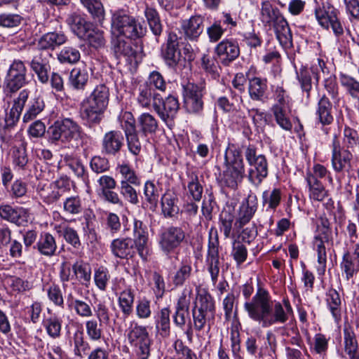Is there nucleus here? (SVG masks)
Returning <instances> with one entry per match:
<instances>
[{
	"instance_id": "obj_1",
	"label": "nucleus",
	"mask_w": 359,
	"mask_h": 359,
	"mask_svg": "<svg viewBox=\"0 0 359 359\" xmlns=\"http://www.w3.org/2000/svg\"><path fill=\"white\" fill-rule=\"evenodd\" d=\"M244 309L250 319L262 327H269L274 324H283L288 316L280 302L273 304L268 291L259 287L250 302L244 304Z\"/></svg>"
},
{
	"instance_id": "obj_2",
	"label": "nucleus",
	"mask_w": 359,
	"mask_h": 359,
	"mask_svg": "<svg viewBox=\"0 0 359 359\" xmlns=\"http://www.w3.org/2000/svg\"><path fill=\"white\" fill-rule=\"evenodd\" d=\"M260 20L265 27L273 29L276 38L282 46L291 45L292 35L287 20L280 10L269 1L261 4Z\"/></svg>"
},
{
	"instance_id": "obj_3",
	"label": "nucleus",
	"mask_w": 359,
	"mask_h": 359,
	"mask_svg": "<svg viewBox=\"0 0 359 359\" xmlns=\"http://www.w3.org/2000/svg\"><path fill=\"white\" fill-rule=\"evenodd\" d=\"M191 310L194 328L201 331L208 328L209 332L215 317V306L212 297L206 290L199 291Z\"/></svg>"
},
{
	"instance_id": "obj_4",
	"label": "nucleus",
	"mask_w": 359,
	"mask_h": 359,
	"mask_svg": "<svg viewBox=\"0 0 359 359\" xmlns=\"http://www.w3.org/2000/svg\"><path fill=\"white\" fill-rule=\"evenodd\" d=\"M109 101V89L104 85L96 86L90 95L82 102L81 114L89 123L98 124Z\"/></svg>"
},
{
	"instance_id": "obj_5",
	"label": "nucleus",
	"mask_w": 359,
	"mask_h": 359,
	"mask_svg": "<svg viewBox=\"0 0 359 359\" xmlns=\"http://www.w3.org/2000/svg\"><path fill=\"white\" fill-rule=\"evenodd\" d=\"M50 143H69L81 138L82 129L79 123L69 118L57 120L48 129Z\"/></svg>"
},
{
	"instance_id": "obj_6",
	"label": "nucleus",
	"mask_w": 359,
	"mask_h": 359,
	"mask_svg": "<svg viewBox=\"0 0 359 359\" xmlns=\"http://www.w3.org/2000/svg\"><path fill=\"white\" fill-rule=\"evenodd\" d=\"M224 158L226 170L223 172V182L226 187L236 189L245 176L241 152L238 149L227 150Z\"/></svg>"
},
{
	"instance_id": "obj_7",
	"label": "nucleus",
	"mask_w": 359,
	"mask_h": 359,
	"mask_svg": "<svg viewBox=\"0 0 359 359\" xmlns=\"http://www.w3.org/2000/svg\"><path fill=\"white\" fill-rule=\"evenodd\" d=\"M245 158L250 165L248 180L258 187L268 175V163L264 155L257 154V147L249 144L245 147Z\"/></svg>"
},
{
	"instance_id": "obj_8",
	"label": "nucleus",
	"mask_w": 359,
	"mask_h": 359,
	"mask_svg": "<svg viewBox=\"0 0 359 359\" xmlns=\"http://www.w3.org/2000/svg\"><path fill=\"white\" fill-rule=\"evenodd\" d=\"M186 231L180 226H170L163 229L158 235V246L162 252L168 258L175 254L178 259V249L186 240Z\"/></svg>"
},
{
	"instance_id": "obj_9",
	"label": "nucleus",
	"mask_w": 359,
	"mask_h": 359,
	"mask_svg": "<svg viewBox=\"0 0 359 359\" xmlns=\"http://www.w3.org/2000/svg\"><path fill=\"white\" fill-rule=\"evenodd\" d=\"M111 25L114 30L119 34L131 39L142 37L145 33V28L141 22L133 17L118 11L113 14Z\"/></svg>"
},
{
	"instance_id": "obj_10",
	"label": "nucleus",
	"mask_w": 359,
	"mask_h": 359,
	"mask_svg": "<svg viewBox=\"0 0 359 359\" xmlns=\"http://www.w3.org/2000/svg\"><path fill=\"white\" fill-rule=\"evenodd\" d=\"M338 15V10L328 2L323 3L315 9V16L318 24L326 29L330 27L337 37L344 34V27Z\"/></svg>"
},
{
	"instance_id": "obj_11",
	"label": "nucleus",
	"mask_w": 359,
	"mask_h": 359,
	"mask_svg": "<svg viewBox=\"0 0 359 359\" xmlns=\"http://www.w3.org/2000/svg\"><path fill=\"white\" fill-rule=\"evenodd\" d=\"M219 241L217 229L210 228L208 233V243L205 263L210 274L213 285H215L219 273Z\"/></svg>"
},
{
	"instance_id": "obj_12",
	"label": "nucleus",
	"mask_w": 359,
	"mask_h": 359,
	"mask_svg": "<svg viewBox=\"0 0 359 359\" xmlns=\"http://www.w3.org/2000/svg\"><path fill=\"white\" fill-rule=\"evenodd\" d=\"M204 86L189 82L183 86L184 107L189 114H199L203 109Z\"/></svg>"
},
{
	"instance_id": "obj_13",
	"label": "nucleus",
	"mask_w": 359,
	"mask_h": 359,
	"mask_svg": "<svg viewBox=\"0 0 359 359\" xmlns=\"http://www.w3.org/2000/svg\"><path fill=\"white\" fill-rule=\"evenodd\" d=\"M127 120L122 125L129 151L133 155L140 154L142 148V139L144 136L136 130L135 120L130 113H127Z\"/></svg>"
},
{
	"instance_id": "obj_14",
	"label": "nucleus",
	"mask_w": 359,
	"mask_h": 359,
	"mask_svg": "<svg viewBox=\"0 0 359 359\" xmlns=\"http://www.w3.org/2000/svg\"><path fill=\"white\" fill-rule=\"evenodd\" d=\"M27 68L21 60H14L11 65L6 79V88L14 93L23 87L27 83Z\"/></svg>"
},
{
	"instance_id": "obj_15",
	"label": "nucleus",
	"mask_w": 359,
	"mask_h": 359,
	"mask_svg": "<svg viewBox=\"0 0 359 359\" xmlns=\"http://www.w3.org/2000/svg\"><path fill=\"white\" fill-rule=\"evenodd\" d=\"M215 53L223 65L229 66L240 55V48L235 39H225L216 46Z\"/></svg>"
},
{
	"instance_id": "obj_16",
	"label": "nucleus",
	"mask_w": 359,
	"mask_h": 359,
	"mask_svg": "<svg viewBox=\"0 0 359 359\" xmlns=\"http://www.w3.org/2000/svg\"><path fill=\"white\" fill-rule=\"evenodd\" d=\"M353 154L347 149L341 148L337 136L334 137L332 144V166L336 172H341L351 167Z\"/></svg>"
},
{
	"instance_id": "obj_17",
	"label": "nucleus",
	"mask_w": 359,
	"mask_h": 359,
	"mask_svg": "<svg viewBox=\"0 0 359 359\" xmlns=\"http://www.w3.org/2000/svg\"><path fill=\"white\" fill-rule=\"evenodd\" d=\"M258 207L257 198L255 195H249L241 204L234 227L238 231L241 229L245 224L250 222L256 212Z\"/></svg>"
},
{
	"instance_id": "obj_18",
	"label": "nucleus",
	"mask_w": 359,
	"mask_h": 359,
	"mask_svg": "<svg viewBox=\"0 0 359 359\" xmlns=\"http://www.w3.org/2000/svg\"><path fill=\"white\" fill-rule=\"evenodd\" d=\"M124 144V136L121 131L112 130L107 132L102 140V152L106 155L116 156Z\"/></svg>"
},
{
	"instance_id": "obj_19",
	"label": "nucleus",
	"mask_w": 359,
	"mask_h": 359,
	"mask_svg": "<svg viewBox=\"0 0 359 359\" xmlns=\"http://www.w3.org/2000/svg\"><path fill=\"white\" fill-rule=\"evenodd\" d=\"M191 294V290L184 289L175 306V311L172 316L173 323L177 327L181 329L184 327L186 318L189 313Z\"/></svg>"
},
{
	"instance_id": "obj_20",
	"label": "nucleus",
	"mask_w": 359,
	"mask_h": 359,
	"mask_svg": "<svg viewBox=\"0 0 359 359\" xmlns=\"http://www.w3.org/2000/svg\"><path fill=\"white\" fill-rule=\"evenodd\" d=\"M340 268L345 273L346 279L349 280L359 272V244L353 246V251L351 252L346 251L340 263Z\"/></svg>"
},
{
	"instance_id": "obj_21",
	"label": "nucleus",
	"mask_w": 359,
	"mask_h": 359,
	"mask_svg": "<svg viewBox=\"0 0 359 359\" xmlns=\"http://www.w3.org/2000/svg\"><path fill=\"white\" fill-rule=\"evenodd\" d=\"M154 109L160 118L167 123L175 118L180 109V104L177 97L169 95L163 102L160 97L157 104L154 103Z\"/></svg>"
},
{
	"instance_id": "obj_22",
	"label": "nucleus",
	"mask_w": 359,
	"mask_h": 359,
	"mask_svg": "<svg viewBox=\"0 0 359 359\" xmlns=\"http://www.w3.org/2000/svg\"><path fill=\"white\" fill-rule=\"evenodd\" d=\"M179 37L177 34L170 32L166 43L162 48L161 55L165 63L170 67H175L179 62L180 52L178 50Z\"/></svg>"
},
{
	"instance_id": "obj_23",
	"label": "nucleus",
	"mask_w": 359,
	"mask_h": 359,
	"mask_svg": "<svg viewBox=\"0 0 359 359\" xmlns=\"http://www.w3.org/2000/svg\"><path fill=\"white\" fill-rule=\"evenodd\" d=\"M112 254L121 259H129L134 256L137 250V242L130 238H116L111 245Z\"/></svg>"
},
{
	"instance_id": "obj_24",
	"label": "nucleus",
	"mask_w": 359,
	"mask_h": 359,
	"mask_svg": "<svg viewBox=\"0 0 359 359\" xmlns=\"http://www.w3.org/2000/svg\"><path fill=\"white\" fill-rule=\"evenodd\" d=\"M204 18L201 15L191 16L181 22V29L187 39L197 41L203 32Z\"/></svg>"
},
{
	"instance_id": "obj_25",
	"label": "nucleus",
	"mask_w": 359,
	"mask_h": 359,
	"mask_svg": "<svg viewBox=\"0 0 359 359\" xmlns=\"http://www.w3.org/2000/svg\"><path fill=\"white\" fill-rule=\"evenodd\" d=\"M30 67L41 83L46 84L48 82L50 65L47 55L40 53L34 56L30 62Z\"/></svg>"
},
{
	"instance_id": "obj_26",
	"label": "nucleus",
	"mask_w": 359,
	"mask_h": 359,
	"mask_svg": "<svg viewBox=\"0 0 359 359\" xmlns=\"http://www.w3.org/2000/svg\"><path fill=\"white\" fill-rule=\"evenodd\" d=\"M28 96L29 92L27 90H23L19 93L18 97L15 100L13 107L6 115L5 127L6 128L13 127L18 121Z\"/></svg>"
},
{
	"instance_id": "obj_27",
	"label": "nucleus",
	"mask_w": 359,
	"mask_h": 359,
	"mask_svg": "<svg viewBox=\"0 0 359 359\" xmlns=\"http://www.w3.org/2000/svg\"><path fill=\"white\" fill-rule=\"evenodd\" d=\"M0 217L18 226L27 220V211L21 207H13L8 204L0 205Z\"/></svg>"
},
{
	"instance_id": "obj_28",
	"label": "nucleus",
	"mask_w": 359,
	"mask_h": 359,
	"mask_svg": "<svg viewBox=\"0 0 359 359\" xmlns=\"http://www.w3.org/2000/svg\"><path fill=\"white\" fill-rule=\"evenodd\" d=\"M267 79L255 76L249 79L248 93L250 97L255 101L263 102L267 98Z\"/></svg>"
},
{
	"instance_id": "obj_29",
	"label": "nucleus",
	"mask_w": 359,
	"mask_h": 359,
	"mask_svg": "<svg viewBox=\"0 0 359 359\" xmlns=\"http://www.w3.org/2000/svg\"><path fill=\"white\" fill-rule=\"evenodd\" d=\"M134 240L137 242V250L140 257L143 260H147L149 255L147 248V234L145 229L143 228V223L140 220L135 219L134 221Z\"/></svg>"
},
{
	"instance_id": "obj_30",
	"label": "nucleus",
	"mask_w": 359,
	"mask_h": 359,
	"mask_svg": "<svg viewBox=\"0 0 359 359\" xmlns=\"http://www.w3.org/2000/svg\"><path fill=\"white\" fill-rule=\"evenodd\" d=\"M68 306L83 318H88L93 316V306L91 301L86 297L84 299L74 298L72 294L67 297Z\"/></svg>"
},
{
	"instance_id": "obj_31",
	"label": "nucleus",
	"mask_w": 359,
	"mask_h": 359,
	"mask_svg": "<svg viewBox=\"0 0 359 359\" xmlns=\"http://www.w3.org/2000/svg\"><path fill=\"white\" fill-rule=\"evenodd\" d=\"M25 142H20L15 144L10 149V156L15 168L25 170L27 168L29 158L26 149Z\"/></svg>"
},
{
	"instance_id": "obj_32",
	"label": "nucleus",
	"mask_w": 359,
	"mask_h": 359,
	"mask_svg": "<svg viewBox=\"0 0 359 359\" xmlns=\"http://www.w3.org/2000/svg\"><path fill=\"white\" fill-rule=\"evenodd\" d=\"M316 115L322 126L330 125L334 121L332 104L325 95H323L318 102Z\"/></svg>"
},
{
	"instance_id": "obj_33",
	"label": "nucleus",
	"mask_w": 359,
	"mask_h": 359,
	"mask_svg": "<svg viewBox=\"0 0 359 359\" xmlns=\"http://www.w3.org/2000/svg\"><path fill=\"white\" fill-rule=\"evenodd\" d=\"M34 248L41 255L50 257L55 255L57 245L55 238L52 234L48 232H43L41 233Z\"/></svg>"
},
{
	"instance_id": "obj_34",
	"label": "nucleus",
	"mask_w": 359,
	"mask_h": 359,
	"mask_svg": "<svg viewBox=\"0 0 359 359\" xmlns=\"http://www.w3.org/2000/svg\"><path fill=\"white\" fill-rule=\"evenodd\" d=\"M67 36L62 32H51L43 34L39 39L38 45L42 50H54L65 43Z\"/></svg>"
},
{
	"instance_id": "obj_35",
	"label": "nucleus",
	"mask_w": 359,
	"mask_h": 359,
	"mask_svg": "<svg viewBox=\"0 0 359 359\" xmlns=\"http://www.w3.org/2000/svg\"><path fill=\"white\" fill-rule=\"evenodd\" d=\"M111 49L116 58L125 57L128 60L135 57L136 50L132 43L121 37H116L111 41Z\"/></svg>"
},
{
	"instance_id": "obj_36",
	"label": "nucleus",
	"mask_w": 359,
	"mask_h": 359,
	"mask_svg": "<svg viewBox=\"0 0 359 359\" xmlns=\"http://www.w3.org/2000/svg\"><path fill=\"white\" fill-rule=\"evenodd\" d=\"M66 22L72 31L80 39L85 37L86 36V33L92 27L90 22L86 21L84 18L76 13L69 14Z\"/></svg>"
},
{
	"instance_id": "obj_37",
	"label": "nucleus",
	"mask_w": 359,
	"mask_h": 359,
	"mask_svg": "<svg viewBox=\"0 0 359 359\" xmlns=\"http://www.w3.org/2000/svg\"><path fill=\"white\" fill-rule=\"evenodd\" d=\"M306 180L309 187V197L317 201H322L327 196V191L322 182L313 176L311 172L306 173Z\"/></svg>"
},
{
	"instance_id": "obj_38",
	"label": "nucleus",
	"mask_w": 359,
	"mask_h": 359,
	"mask_svg": "<svg viewBox=\"0 0 359 359\" xmlns=\"http://www.w3.org/2000/svg\"><path fill=\"white\" fill-rule=\"evenodd\" d=\"M178 198L171 191H166L161 197L162 213L165 217H173L179 212Z\"/></svg>"
},
{
	"instance_id": "obj_39",
	"label": "nucleus",
	"mask_w": 359,
	"mask_h": 359,
	"mask_svg": "<svg viewBox=\"0 0 359 359\" xmlns=\"http://www.w3.org/2000/svg\"><path fill=\"white\" fill-rule=\"evenodd\" d=\"M327 306L336 322L341 318V300L339 292L334 288H330L326 292Z\"/></svg>"
},
{
	"instance_id": "obj_40",
	"label": "nucleus",
	"mask_w": 359,
	"mask_h": 359,
	"mask_svg": "<svg viewBox=\"0 0 359 359\" xmlns=\"http://www.w3.org/2000/svg\"><path fill=\"white\" fill-rule=\"evenodd\" d=\"M134 302L135 293L133 290L127 288L119 293L118 304L124 319L132 314Z\"/></svg>"
},
{
	"instance_id": "obj_41",
	"label": "nucleus",
	"mask_w": 359,
	"mask_h": 359,
	"mask_svg": "<svg viewBox=\"0 0 359 359\" xmlns=\"http://www.w3.org/2000/svg\"><path fill=\"white\" fill-rule=\"evenodd\" d=\"M344 351L350 359H359V347L354 332L350 327L344 329Z\"/></svg>"
},
{
	"instance_id": "obj_42",
	"label": "nucleus",
	"mask_w": 359,
	"mask_h": 359,
	"mask_svg": "<svg viewBox=\"0 0 359 359\" xmlns=\"http://www.w3.org/2000/svg\"><path fill=\"white\" fill-rule=\"evenodd\" d=\"M63 161L67 166L82 180L85 181L88 179V174L85 166L81 160L76 155L73 154H66L63 156Z\"/></svg>"
},
{
	"instance_id": "obj_43",
	"label": "nucleus",
	"mask_w": 359,
	"mask_h": 359,
	"mask_svg": "<svg viewBox=\"0 0 359 359\" xmlns=\"http://www.w3.org/2000/svg\"><path fill=\"white\" fill-rule=\"evenodd\" d=\"M160 95L148 83H144L140 86L137 100L142 107H149L151 105V101L153 104H157Z\"/></svg>"
},
{
	"instance_id": "obj_44",
	"label": "nucleus",
	"mask_w": 359,
	"mask_h": 359,
	"mask_svg": "<svg viewBox=\"0 0 359 359\" xmlns=\"http://www.w3.org/2000/svg\"><path fill=\"white\" fill-rule=\"evenodd\" d=\"M170 311L168 308H163L156 320V329L162 337H168L170 334Z\"/></svg>"
},
{
	"instance_id": "obj_45",
	"label": "nucleus",
	"mask_w": 359,
	"mask_h": 359,
	"mask_svg": "<svg viewBox=\"0 0 359 359\" xmlns=\"http://www.w3.org/2000/svg\"><path fill=\"white\" fill-rule=\"evenodd\" d=\"M82 5L91 15L93 19L99 23L104 20V8L100 0H80Z\"/></svg>"
},
{
	"instance_id": "obj_46",
	"label": "nucleus",
	"mask_w": 359,
	"mask_h": 359,
	"mask_svg": "<svg viewBox=\"0 0 359 359\" xmlns=\"http://www.w3.org/2000/svg\"><path fill=\"white\" fill-rule=\"evenodd\" d=\"M127 337L131 346L150 338L147 327L134 322L131 323L128 328Z\"/></svg>"
},
{
	"instance_id": "obj_47",
	"label": "nucleus",
	"mask_w": 359,
	"mask_h": 359,
	"mask_svg": "<svg viewBox=\"0 0 359 359\" xmlns=\"http://www.w3.org/2000/svg\"><path fill=\"white\" fill-rule=\"evenodd\" d=\"M137 124L144 136L155 133L158 129V121L149 113L142 114L137 118Z\"/></svg>"
},
{
	"instance_id": "obj_48",
	"label": "nucleus",
	"mask_w": 359,
	"mask_h": 359,
	"mask_svg": "<svg viewBox=\"0 0 359 359\" xmlns=\"http://www.w3.org/2000/svg\"><path fill=\"white\" fill-rule=\"evenodd\" d=\"M192 272L191 262L190 259H184L180 264V268L175 272L172 283L175 286H182L188 280Z\"/></svg>"
},
{
	"instance_id": "obj_49",
	"label": "nucleus",
	"mask_w": 359,
	"mask_h": 359,
	"mask_svg": "<svg viewBox=\"0 0 359 359\" xmlns=\"http://www.w3.org/2000/svg\"><path fill=\"white\" fill-rule=\"evenodd\" d=\"M74 353L79 358L81 359L89 353L90 349V344L83 337L82 332H76L73 335Z\"/></svg>"
},
{
	"instance_id": "obj_50",
	"label": "nucleus",
	"mask_w": 359,
	"mask_h": 359,
	"mask_svg": "<svg viewBox=\"0 0 359 359\" xmlns=\"http://www.w3.org/2000/svg\"><path fill=\"white\" fill-rule=\"evenodd\" d=\"M44 107L43 100L39 96L30 100L22 117L23 121L27 123L34 119L43 110Z\"/></svg>"
},
{
	"instance_id": "obj_51",
	"label": "nucleus",
	"mask_w": 359,
	"mask_h": 359,
	"mask_svg": "<svg viewBox=\"0 0 359 359\" xmlns=\"http://www.w3.org/2000/svg\"><path fill=\"white\" fill-rule=\"evenodd\" d=\"M315 245L318 257L317 271L318 274L325 273L327 265V251L323 238L319 236L315 237Z\"/></svg>"
},
{
	"instance_id": "obj_52",
	"label": "nucleus",
	"mask_w": 359,
	"mask_h": 359,
	"mask_svg": "<svg viewBox=\"0 0 359 359\" xmlns=\"http://www.w3.org/2000/svg\"><path fill=\"white\" fill-rule=\"evenodd\" d=\"M160 187L153 181H147L144 186V196L145 200L151 205V208H156L158 201Z\"/></svg>"
},
{
	"instance_id": "obj_53",
	"label": "nucleus",
	"mask_w": 359,
	"mask_h": 359,
	"mask_svg": "<svg viewBox=\"0 0 359 359\" xmlns=\"http://www.w3.org/2000/svg\"><path fill=\"white\" fill-rule=\"evenodd\" d=\"M81 53L72 46H65L57 55V59L62 64L73 65L79 61Z\"/></svg>"
},
{
	"instance_id": "obj_54",
	"label": "nucleus",
	"mask_w": 359,
	"mask_h": 359,
	"mask_svg": "<svg viewBox=\"0 0 359 359\" xmlns=\"http://www.w3.org/2000/svg\"><path fill=\"white\" fill-rule=\"evenodd\" d=\"M88 73L86 69L75 68L70 74L69 81L74 88L83 89L88 81Z\"/></svg>"
},
{
	"instance_id": "obj_55",
	"label": "nucleus",
	"mask_w": 359,
	"mask_h": 359,
	"mask_svg": "<svg viewBox=\"0 0 359 359\" xmlns=\"http://www.w3.org/2000/svg\"><path fill=\"white\" fill-rule=\"evenodd\" d=\"M86 332L88 339L92 341H99L103 338L102 323L95 319H90L86 322Z\"/></svg>"
},
{
	"instance_id": "obj_56",
	"label": "nucleus",
	"mask_w": 359,
	"mask_h": 359,
	"mask_svg": "<svg viewBox=\"0 0 359 359\" xmlns=\"http://www.w3.org/2000/svg\"><path fill=\"white\" fill-rule=\"evenodd\" d=\"M144 15L153 34L156 36L161 35L163 27L158 12L153 8L147 7Z\"/></svg>"
},
{
	"instance_id": "obj_57",
	"label": "nucleus",
	"mask_w": 359,
	"mask_h": 359,
	"mask_svg": "<svg viewBox=\"0 0 359 359\" xmlns=\"http://www.w3.org/2000/svg\"><path fill=\"white\" fill-rule=\"evenodd\" d=\"M72 269L80 283L88 286L91 280L90 266L83 262H77L73 265Z\"/></svg>"
},
{
	"instance_id": "obj_58",
	"label": "nucleus",
	"mask_w": 359,
	"mask_h": 359,
	"mask_svg": "<svg viewBox=\"0 0 359 359\" xmlns=\"http://www.w3.org/2000/svg\"><path fill=\"white\" fill-rule=\"evenodd\" d=\"M339 80L341 86L351 97L359 101V81L344 74H340Z\"/></svg>"
},
{
	"instance_id": "obj_59",
	"label": "nucleus",
	"mask_w": 359,
	"mask_h": 359,
	"mask_svg": "<svg viewBox=\"0 0 359 359\" xmlns=\"http://www.w3.org/2000/svg\"><path fill=\"white\" fill-rule=\"evenodd\" d=\"M285 107H286L273 106L271 111L277 124L285 130H290L292 128V125L286 114Z\"/></svg>"
},
{
	"instance_id": "obj_60",
	"label": "nucleus",
	"mask_w": 359,
	"mask_h": 359,
	"mask_svg": "<svg viewBox=\"0 0 359 359\" xmlns=\"http://www.w3.org/2000/svg\"><path fill=\"white\" fill-rule=\"evenodd\" d=\"M315 74L313 68L309 69L306 67H302L297 72V79L301 84V88L303 91L307 93V97L309 96V92L311 90V74Z\"/></svg>"
},
{
	"instance_id": "obj_61",
	"label": "nucleus",
	"mask_w": 359,
	"mask_h": 359,
	"mask_svg": "<svg viewBox=\"0 0 359 359\" xmlns=\"http://www.w3.org/2000/svg\"><path fill=\"white\" fill-rule=\"evenodd\" d=\"M86 34L85 37H81V39L87 40L91 46L98 48L104 45L103 32L93 28V25L88 29Z\"/></svg>"
},
{
	"instance_id": "obj_62",
	"label": "nucleus",
	"mask_w": 359,
	"mask_h": 359,
	"mask_svg": "<svg viewBox=\"0 0 359 359\" xmlns=\"http://www.w3.org/2000/svg\"><path fill=\"white\" fill-rule=\"evenodd\" d=\"M189 177V181L187 184L189 193L194 201H199L202 198L203 187L196 175L192 173Z\"/></svg>"
},
{
	"instance_id": "obj_63",
	"label": "nucleus",
	"mask_w": 359,
	"mask_h": 359,
	"mask_svg": "<svg viewBox=\"0 0 359 359\" xmlns=\"http://www.w3.org/2000/svg\"><path fill=\"white\" fill-rule=\"evenodd\" d=\"M234 215L230 211L224 210L219 215L220 229L226 238L231 235Z\"/></svg>"
},
{
	"instance_id": "obj_64",
	"label": "nucleus",
	"mask_w": 359,
	"mask_h": 359,
	"mask_svg": "<svg viewBox=\"0 0 359 359\" xmlns=\"http://www.w3.org/2000/svg\"><path fill=\"white\" fill-rule=\"evenodd\" d=\"M151 344L152 341L151 338H149L144 341L132 345L137 359H149L151 355Z\"/></svg>"
}]
</instances>
